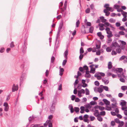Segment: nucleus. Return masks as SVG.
<instances>
[{
	"label": "nucleus",
	"instance_id": "obj_54",
	"mask_svg": "<svg viewBox=\"0 0 127 127\" xmlns=\"http://www.w3.org/2000/svg\"><path fill=\"white\" fill-rule=\"evenodd\" d=\"M119 29L120 30L122 31H125V29L123 26H121L119 28Z\"/></svg>",
	"mask_w": 127,
	"mask_h": 127
},
{
	"label": "nucleus",
	"instance_id": "obj_55",
	"mask_svg": "<svg viewBox=\"0 0 127 127\" xmlns=\"http://www.w3.org/2000/svg\"><path fill=\"white\" fill-rule=\"evenodd\" d=\"M119 123V126H122L124 124V122L123 121H121V122H120Z\"/></svg>",
	"mask_w": 127,
	"mask_h": 127
},
{
	"label": "nucleus",
	"instance_id": "obj_21",
	"mask_svg": "<svg viewBox=\"0 0 127 127\" xmlns=\"http://www.w3.org/2000/svg\"><path fill=\"white\" fill-rule=\"evenodd\" d=\"M81 110L80 112L81 113H83L84 112L85 107L84 106H81L80 108Z\"/></svg>",
	"mask_w": 127,
	"mask_h": 127
},
{
	"label": "nucleus",
	"instance_id": "obj_33",
	"mask_svg": "<svg viewBox=\"0 0 127 127\" xmlns=\"http://www.w3.org/2000/svg\"><path fill=\"white\" fill-rule=\"evenodd\" d=\"M109 21L111 23H114L115 22V20L112 18H111L109 19Z\"/></svg>",
	"mask_w": 127,
	"mask_h": 127
},
{
	"label": "nucleus",
	"instance_id": "obj_19",
	"mask_svg": "<svg viewBox=\"0 0 127 127\" xmlns=\"http://www.w3.org/2000/svg\"><path fill=\"white\" fill-rule=\"evenodd\" d=\"M96 109H98L100 110H102L104 109V108L103 106H96Z\"/></svg>",
	"mask_w": 127,
	"mask_h": 127
},
{
	"label": "nucleus",
	"instance_id": "obj_51",
	"mask_svg": "<svg viewBox=\"0 0 127 127\" xmlns=\"http://www.w3.org/2000/svg\"><path fill=\"white\" fill-rule=\"evenodd\" d=\"M90 29V32L92 33L93 32V27H89Z\"/></svg>",
	"mask_w": 127,
	"mask_h": 127
},
{
	"label": "nucleus",
	"instance_id": "obj_29",
	"mask_svg": "<svg viewBox=\"0 0 127 127\" xmlns=\"http://www.w3.org/2000/svg\"><path fill=\"white\" fill-rule=\"evenodd\" d=\"M50 122V120H47L46 122L44 124V126L45 127H46L48 124L49 122Z\"/></svg>",
	"mask_w": 127,
	"mask_h": 127
},
{
	"label": "nucleus",
	"instance_id": "obj_38",
	"mask_svg": "<svg viewBox=\"0 0 127 127\" xmlns=\"http://www.w3.org/2000/svg\"><path fill=\"white\" fill-rule=\"evenodd\" d=\"M111 101L114 103H117V101L114 98H111Z\"/></svg>",
	"mask_w": 127,
	"mask_h": 127
},
{
	"label": "nucleus",
	"instance_id": "obj_45",
	"mask_svg": "<svg viewBox=\"0 0 127 127\" xmlns=\"http://www.w3.org/2000/svg\"><path fill=\"white\" fill-rule=\"evenodd\" d=\"M127 108V107L126 105H124L122 106V109L123 110H124Z\"/></svg>",
	"mask_w": 127,
	"mask_h": 127
},
{
	"label": "nucleus",
	"instance_id": "obj_9",
	"mask_svg": "<svg viewBox=\"0 0 127 127\" xmlns=\"http://www.w3.org/2000/svg\"><path fill=\"white\" fill-rule=\"evenodd\" d=\"M3 106L4 107V110L6 111H8L9 106L7 103L5 102L4 103Z\"/></svg>",
	"mask_w": 127,
	"mask_h": 127
},
{
	"label": "nucleus",
	"instance_id": "obj_59",
	"mask_svg": "<svg viewBox=\"0 0 127 127\" xmlns=\"http://www.w3.org/2000/svg\"><path fill=\"white\" fill-rule=\"evenodd\" d=\"M121 78H120V81H121V82H125V80L124 79L122 78H121L122 77H121Z\"/></svg>",
	"mask_w": 127,
	"mask_h": 127
},
{
	"label": "nucleus",
	"instance_id": "obj_41",
	"mask_svg": "<svg viewBox=\"0 0 127 127\" xmlns=\"http://www.w3.org/2000/svg\"><path fill=\"white\" fill-rule=\"evenodd\" d=\"M85 91L86 94V95H89V91L88 89L86 88L85 89Z\"/></svg>",
	"mask_w": 127,
	"mask_h": 127
},
{
	"label": "nucleus",
	"instance_id": "obj_4",
	"mask_svg": "<svg viewBox=\"0 0 127 127\" xmlns=\"http://www.w3.org/2000/svg\"><path fill=\"white\" fill-rule=\"evenodd\" d=\"M109 4H105L104 6V7L106 8V9L104 10H106V11H110L112 12H113L114 10V9L111 7H109Z\"/></svg>",
	"mask_w": 127,
	"mask_h": 127
},
{
	"label": "nucleus",
	"instance_id": "obj_36",
	"mask_svg": "<svg viewBox=\"0 0 127 127\" xmlns=\"http://www.w3.org/2000/svg\"><path fill=\"white\" fill-rule=\"evenodd\" d=\"M84 52L83 48L81 47L80 49V54H82Z\"/></svg>",
	"mask_w": 127,
	"mask_h": 127
},
{
	"label": "nucleus",
	"instance_id": "obj_48",
	"mask_svg": "<svg viewBox=\"0 0 127 127\" xmlns=\"http://www.w3.org/2000/svg\"><path fill=\"white\" fill-rule=\"evenodd\" d=\"M80 24L79 21V20H77L76 23V25L77 27H79Z\"/></svg>",
	"mask_w": 127,
	"mask_h": 127
},
{
	"label": "nucleus",
	"instance_id": "obj_17",
	"mask_svg": "<svg viewBox=\"0 0 127 127\" xmlns=\"http://www.w3.org/2000/svg\"><path fill=\"white\" fill-rule=\"evenodd\" d=\"M100 19L101 20V21L103 23H105L107 21L106 19H105L104 17L103 16H101L99 17Z\"/></svg>",
	"mask_w": 127,
	"mask_h": 127
},
{
	"label": "nucleus",
	"instance_id": "obj_7",
	"mask_svg": "<svg viewBox=\"0 0 127 127\" xmlns=\"http://www.w3.org/2000/svg\"><path fill=\"white\" fill-rule=\"evenodd\" d=\"M85 93V91L84 90L82 89L80 91H78V96L79 97H80L82 96L81 94H84Z\"/></svg>",
	"mask_w": 127,
	"mask_h": 127
},
{
	"label": "nucleus",
	"instance_id": "obj_61",
	"mask_svg": "<svg viewBox=\"0 0 127 127\" xmlns=\"http://www.w3.org/2000/svg\"><path fill=\"white\" fill-rule=\"evenodd\" d=\"M121 42L123 45L124 46L126 44V43L124 41H121Z\"/></svg>",
	"mask_w": 127,
	"mask_h": 127
},
{
	"label": "nucleus",
	"instance_id": "obj_14",
	"mask_svg": "<svg viewBox=\"0 0 127 127\" xmlns=\"http://www.w3.org/2000/svg\"><path fill=\"white\" fill-rule=\"evenodd\" d=\"M94 65L93 64H92L90 65V66L91 68L90 73H95V69L93 67Z\"/></svg>",
	"mask_w": 127,
	"mask_h": 127
},
{
	"label": "nucleus",
	"instance_id": "obj_24",
	"mask_svg": "<svg viewBox=\"0 0 127 127\" xmlns=\"http://www.w3.org/2000/svg\"><path fill=\"white\" fill-rule=\"evenodd\" d=\"M112 67V63L111 62H109L108 64V68L109 69H111Z\"/></svg>",
	"mask_w": 127,
	"mask_h": 127
},
{
	"label": "nucleus",
	"instance_id": "obj_27",
	"mask_svg": "<svg viewBox=\"0 0 127 127\" xmlns=\"http://www.w3.org/2000/svg\"><path fill=\"white\" fill-rule=\"evenodd\" d=\"M105 109L108 110H113L114 109H112V108L111 107H109L108 106H106Z\"/></svg>",
	"mask_w": 127,
	"mask_h": 127
},
{
	"label": "nucleus",
	"instance_id": "obj_31",
	"mask_svg": "<svg viewBox=\"0 0 127 127\" xmlns=\"http://www.w3.org/2000/svg\"><path fill=\"white\" fill-rule=\"evenodd\" d=\"M121 89L123 91H125L127 89V87L126 86H122L121 87Z\"/></svg>",
	"mask_w": 127,
	"mask_h": 127
},
{
	"label": "nucleus",
	"instance_id": "obj_8",
	"mask_svg": "<svg viewBox=\"0 0 127 127\" xmlns=\"http://www.w3.org/2000/svg\"><path fill=\"white\" fill-rule=\"evenodd\" d=\"M98 26L100 30L102 31L104 30L105 28L104 27V26L103 24L101 23H99Z\"/></svg>",
	"mask_w": 127,
	"mask_h": 127
},
{
	"label": "nucleus",
	"instance_id": "obj_25",
	"mask_svg": "<svg viewBox=\"0 0 127 127\" xmlns=\"http://www.w3.org/2000/svg\"><path fill=\"white\" fill-rule=\"evenodd\" d=\"M117 103H112V106L111 107L112 108H113L114 109V108H116L117 107Z\"/></svg>",
	"mask_w": 127,
	"mask_h": 127
},
{
	"label": "nucleus",
	"instance_id": "obj_52",
	"mask_svg": "<svg viewBox=\"0 0 127 127\" xmlns=\"http://www.w3.org/2000/svg\"><path fill=\"white\" fill-rule=\"evenodd\" d=\"M124 95V94L120 93L118 94V96L120 97H122Z\"/></svg>",
	"mask_w": 127,
	"mask_h": 127
},
{
	"label": "nucleus",
	"instance_id": "obj_40",
	"mask_svg": "<svg viewBox=\"0 0 127 127\" xmlns=\"http://www.w3.org/2000/svg\"><path fill=\"white\" fill-rule=\"evenodd\" d=\"M111 49L110 47H108L106 49V50L107 52H110L111 51Z\"/></svg>",
	"mask_w": 127,
	"mask_h": 127
},
{
	"label": "nucleus",
	"instance_id": "obj_2",
	"mask_svg": "<svg viewBox=\"0 0 127 127\" xmlns=\"http://www.w3.org/2000/svg\"><path fill=\"white\" fill-rule=\"evenodd\" d=\"M105 30L108 34L107 36L108 38H110L113 36L112 32L110 31V29L109 28H106Z\"/></svg>",
	"mask_w": 127,
	"mask_h": 127
},
{
	"label": "nucleus",
	"instance_id": "obj_34",
	"mask_svg": "<svg viewBox=\"0 0 127 127\" xmlns=\"http://www.w3.org/2000/svg\"><path fill=\"white\" fill-rule=\"evenodd\" d=\"M114 8L117 9H118V8H119L120 7V6L119 5L116 4L114 5Z\"/></svg>",
	"mask_w": 127,
	"mask_h": 127
},
{
	"label": "nucleus",
	"instance_id": "obj_12",
	"mask_svg": "<svg viewBox=\"0 0 127 127\" xmlns=\"http://www.w3.org/2000/svg\"><path fill=\"white\" fill-rule=\"evenodd\" d=\"M97 36L101 40L103 39L104 38V36L102 34V33L100 32H97Z\"/></svg>",
	"mask_w": 127,
	"mask_h": 127
},
{
	"label": "nucleus",
	"instance_id": "obj_15",
	"mask_svg": "<svg viewBox=\"0 0 127 127\" xmlns=\"http://www.w3.org/2000/svg\"><path fill=\"white\" fill-rule=\"evenodd\" d=\"M55 109V107L54 106V103H52V105H51V106L50 107V111L51 112H53L54 111Z\"/></svg>",
	"mask_w": 127,
	"mask_h": 127
},
{
	"label": "nucleus",
	"instance_id": "obj_56",
	"mask_svg": "<svg viewBox=\"0 0 127 127\" xmlns=\"http://www.w3.org/2000/svg\"><path fill=\"white\" fill-rule=\"evenodd\" d=\"M14 42H12L10 44V47L11 48H12L14 46Z\"/></svg>",
	"mask_w": 127,
	"mask_h": 127
},
{
	"label": "nucleus",
	"instance_id": "obj_50",
	"mask_svg": "<svg viewBox=\"0 0 127 127\" xmlns=\"http://www.w3.org/2000/svg\"><path fill=\"white\" fill-rule=\"evenodd\" d=\"M84 70H85L86 71H87L88 69V67L87 66L85 65L83 67Z\"/></svg>",
	"mask_w": 127,
	"mask_h": 127
},
{
	"label": "nucleus",
	"instance_id": "obj_44",
	"mask_svg": "<svg viewBox=\"0 0 127 127\" xmlns=\"http://www.w3.org/2000/svg\"><path fill=\"white\" fill-rule=\"evenodd\" d=\"M105 114V111H102L100 112V115L104 116Z\"/></svg>",
	"mask_w": 127,
	"mask_h": 127
},
{
	"label": "nucleus",
	"instance_id": "obj_39",
	"mask_svg": "<svg viewBox=\"0 0 127 127\" xmlns=\"http://www.w3.org/2000/svg\"><path fill=\"white\" fill-rule=\"evenodd\" d=\"M126 102L125 101H123L121 103V105L122 106L126 105Z\"/></svg>",
	"mask_w": 127,
	"mask_h": 127
},
{
	"label": "nucleus",
	"instance_id": "obj_35",
	"mask_svg": "<svg viewBox=\"0 0 127 127\" xmlns=\"http://www.w3.org/2000/svg\"><path fill=\"white\" fill-rule=\"evenodd\" d=\"M85 107L87 108H90L91 107V106L90 104H88L85 105Z\"/></svg>",
	"mask_w": 127,
	"mask_h": 127
},
{
	"label": "nucleus",
	"instance_id": "obj_11",
	"mask_svg": "<svg viewBox=\"0 0 127 127\" xmlns=\"http://www.w3.org/2000/svg\"><path fill=\"white\" fill-rule=\"evenodd\" d=\"M103 24L104 26L106 27V28H108V27H109L111 28H113L112 26L108 22H106Z\"/></svg>",
	"mask_w": 127,
	"mask_h": 127
},
{
	"label": "nucleus",
	"instance_id": "obj_57",
	"mask_svg": "<svg viewBox=\"0 0 127 127\" xmlns=\"http://www.w3.org/2000/svg\"><path fill=\"white\" fill-rule=\"evenodd\" d=\"M49 71L48 70H46L45 72V75L47 77L49 74Z\"/></svg>",
	"mask_w": 127,
	"mask_h": 127
},
{
	"label": "nucleus",
	"instance_id": "obj_32",
	"mask_svg": "<svg viewBox=\"0 0 127 127\" xmlns=\"http://www.w3.org/2000/svg\"><path fill=\"white\" fill-rule=\"evenodd\" d=\"M116 52L118 53H120L121 51V49L119 48H117L116 49Z\"/></svg>",
	"mask_w": 127,
	"mask_h": 127
},
{
	"label": "nucleus",
	"instance_id": "obj_10",
	"mask_svg": "<svg viewBox=\"0 0 127 127\" xmlns=\"http://www.w3.org/2000/svg\"><path fill=\"white\" fill-rule=\"evenodd\" d=\"M101 43L99 40H97L96 42V49H99L100 47Z\"/></svg>",
	"mask_w": 127,
	"mask_h": 127
},
{
	"label": "nucleus",
	"instance_id": "obj_60",
	"mask_svg": "<svg viewBox=\"0 0 127 127\" xmlns=\"http://www.w3.org/2000/svg\"><path fill=\"white\" fill-rule=\"evenodd\" d=\"M67 62V61L66 60H64L63 61L62 65H64Z\"/></svg>",
	"mask_w": 127,
	"mask_h": 127
},
{
	"label": "nucleus",
	"instance_id": "obj_58",
	"mask_svg": "<svg viewBox=\"0 0 127 127\" xmlns=\"http://www.w3.org/2000/svg\"><path fill=\"white\" fill-rule=\"evenodd\" d=\"M119 33L120 35H124L125 34L124 32L122 31L119 32Z\"/></svg>",
	"mask_w": 127,
	"mask_h": 127
},
{
	"label": "nucleus",
	"instance_id": "obj_64",
	"mask_svg": "<svg viewBox=\"0 0 127 127\" xmlns=\"http://www.w3.org/2000/svg\"><path fill=\"white\" fill-rule=\"evenodd\" d=\"M121 25L120 23L119 22H117L116 23V25L117 27H119Z\"/></svg>",
	"mask_w": 127,
	"mask_h": 127
},
{
	"label": "nucleus",
	"instance_id": "obj_53",
	"mask_svg": "<svg viewBox=\"0 0 127 127\" xmlns=\"http://www.w3.org/2000/svg\"><path fill=\"white\" fill-rule=\"evenodd\" d=\"M95 104V102L92 101L90 102V105L91 106L94 105Z\"/></svg>",
	"mask_w": 127,
	"mask_h": 127
},
{
	"label": "nucleus",
	"instance_id": "obj_6",
	"mask_svg": "<svg viewBox=\"0 0 127 127\" xmlns=\"http://www.w3.org/2000/svg\"><path fill=\"white\" fill-rule=\"evenodd\" d=\"M97 113V114L96 116L97 117V120L99 121H102V118L100 116L99 113L98 112V111L97 110H96V114Z\"/></svg>",
	"mask_w": 127,
	"mask_h": 127
},
{
	"label": "nucleus",
	"instance_id": "obj_37",
	"mask_svg": "<svg viewBox=\"0 0 127 127\" xmlns=\"http://www.w3.org/2000/svg\"><path fill=\"white\" fill-rule=\"evenodd\" d=\"M103 88L105 90V91H108V88L107 86H102Z\"/></svg>",
	"mask_w": 127,
	"mask_h": 127
},
{
	"label": "nucleus",
	"instance_id": "obj_22",
	"mask_svg": "<svg viewBox=\"0 0 127 127\" xmlns=\"http://www.w3.org/2000/svg\"><path fill=\"white\" fill-rule=\"evenodd\" d=\"M122 14L124 17H127V12L124 11H122L121 13Z\"/></svg>",
	"mask_w": 127,
	"mask_h": 127
},
{
	"label": "nucleus",
	"instance_id": "obj_49",
	"mask_svg": "<svg viewBox=\"0 0 127 127\" xmlns=\"http://www.w3.org/2000/svg\"><path fill=\"white\" fill-rule=\"evenodd\" d=\"M79 69L80 71L83 72V73H84V71L83 69V68L82 67H80L79 68Z\"/></svg>",
	"mask_w": 127,
	"mask_h": 127
},
{
	"label": "nucleus",
	"instance_id": "obj_28",
	"mask_svg": "<svg viewBox=\"0 0 127 127\" xmlns=\"http://www.w3.org/2000/svg\"><path fill=\"white\" fill-rule=\"evenodd\" d=\"M87 50H88V51L89 52H91L92 50V52H95V49L93 50V48H89Z\"/></svg>",
	"mask_w": 127,
	"mask_h": 127
},
{
	"label": "nucleus",
	"instance_id": "obj_18",
	"mask_svg": "<svg viewBox=\"0 0 127 127\" xmlns=\"http://www.w3.org/2000/svg\"><path fill=\"white\" fill-rule=\"evenodd\" d=\"M69 107L71 113H73L74 112V109L73 108V107L71 105H70L69 106Z\"/></svg>",
	"mask_w": 127,
	"mask_h": 127
},
{
	"label": "nucleus",
	"instance_id": "obj_3",
	"mask_svg": "<svg viewBox=\"0 0 127 127\" xmlns=\"http://www.w3.org/2000/svg\"><path fill=\"white\" fill-rule=\"evenodd\" d=\"M90 30L89 27H83L81 29V32L83 33H88L90 32Z\"/></svg>",
	"mask_w": 127,
	"mask_h": 127
},
{
	"label": "nucleus",
	"instance_id": "obj_23",
	"mask_svg": "<svg viewBox=\"0 0 127 127\" xmlns=\"http://www.w3.org/2000/svg\"><path fill=\"white\" fill-rule=\"evenodd\" d=\"M102 80L103 82H104L105 84H108L109 82L108 80L105 79V78L102 79Z\"/></svg>",
	"mask_w": 127,
	"mask_h": 127
},
{
	"label": "nucleus",
	"instance_id": "obj_47",
	"mask_svg": "<svg viewBox=\"0 0 127 127\" xmlns=\"http://www.w3.org/2000/svg\"><path fill=\"white\" fill-rule=\"evenodd\" d=\"M126 56H123L119 59L120 60H124L125 58H126Z\"/></svg>",
	"mask_w": 127,
	"mask_h": 127
},
{
	"label": "nucleus",
	"instance_id": "obj_63",
	"mask_svg": "<svg viewBox=\"0 0 127 127\" xmlns=\"http://www.w3.org/2000/svg\"><path fill=\"white\" fill-rule=\"evenodd\" d=\"M91 23L89 22H87L86 23V25L87 26L89 27H90L91 26Z\"/></svg>",
	"mask_w": 127,
	"mask_h": 127
},
{
	"label": "nucleus",
	"instance_id": "obj_46",
	"mask_svg": "<svg viewBox=\"0 0 127 127\" xmlns=\"http://www.w3.org/2000/svg\"><path fill=\"white\" fill-rule=\"evenodd\" d=\"M83 120L85 122L89 123V121L88 119V118H84Z\"/></svg>",
	"mask_w": 127,
	"mask_h": 127
},
{
	"label": "nucleus",
	"instance_id": "obj_13",
	"mask_svg": "<svg viewBox=\"0 0 127 127\" xmlns=\"http://www.w3.org/2000/svg\"><path fill=\"white\" fill-rule=\"evenodd\" d=\"M18 89V86L17 85L15 86L14 84L13 85L12 88V91L13 92H14L15 91H16Z\"/></svg>",
	"mask_w": 127,
	"mask_h": 127
},
{
	"label": "nucleus",
	"instance_id": "obj_26",
	"mask_svg": "<svg viewBox=\"0 0 127 127\" xmlns=\"http://www.w3.org/2000/svg\"><path fill=\"white\" fill-rule=\"evenodd\" d=\"M103 12L105 13V15L107 16H108L110 14V12L109 11H106V10H104Z\"/></svg>",
	"mask_w": 127,
	"mask_h": 127
},
{
	"label": "nucleus",
	"instance_id": "obj_42",
	"mask_svg": "<svg viewBox=\"0 0 127 127\" xmlns=\"http://www.w3.org/2000/svg\"><path fill=\"white\" fill-rule=\"evenodd\" d=\"M68 51L67 50H66V51H65L64 53V54L65 55V58H66L67 57V56L68 55Z\"/></svg>",
	"mask_w": 127,
	"mask_h": 127
},
{
	"label": "nucleus",
	"instance_id": "obj_5",
	"mask_svg": "<svg viewBox=\"0 0 127 127\" xmlns=\"http://www.w3.org/2000/svg\"><path fill=\"white\" fill-rule=\"evenodd\" d=\"M119 47L118 43L116 42L112 43L111 44L110 47L112 50H114L115 48Z\"/></svg>",
	"mask_w": 127,
	"mask_h": 127
},
{
	"label": "nucleus",
	"instance_id": "obj_30",
	"mask_svg": "<svg viewBox=\"0 0 127 127\" xmlns=\"http://www.w3.org/2000/svg\"><path fill=\"white\" fill-rule=\"evenodd\" d=\"M74 110L76 112H78L79 111V108L78 107H75L74 108Z\"/></svg>",
	"mask_w": 127,
	"mask_h": 127
},
{
	"label": "nucleus",
	"instance_id": "obj_1",
	"mask_svg": "<svg viewBox=\"0 0 127 127\" xmlns=\"http://www.w3.org/2000/svg\"><path fill=\"white\" fill-rule=\"evenodd\" d=\"M116 73L117 74L118 77H123L124 78H125V76L123 75V73L122 71L123 69L121 68H118L116 69Z\"/></svg>",
	"mask_w": 127,
	"mask_h": 127
},
{
	"label": "nucleus",
	"instance_id": "obj_62",
	"mask_svg": "<svg viewBox=\"0 0 127 127\" xmlns=\"http://www.w3.org/2000/svg\"><path fill=\"white\" fill-rule=\"evenodd\" d=\"M111 54L112 55H115L117 53L115 51L113 50Z\"/></svg>",
	"mask_w": 127,
	"mask_h": 127
},
{
	"label": "nucleus",
	"instance_id": "obj_20",
	"mask_svg": "<svg viewBox=\"0 0 127 127\" xmlns=\"http://www.w3.org/2000/svg\"><path fill=\"white\" fill-rule=\"evenodd\" d=\"M96 77L97 79L98 80L102 78L101 77L98 73H96Z\"/></svg>",
	"mask_w": 127,
	"mask_h": 127
},
{
	"label": "nucleus",
	"instance_id": "obj_16",
	"mask_svg": "<svg viewBox=\"0 0 127 127\" xmlns=\"http://www.w3.org/2000/svg\"><path fill=\"white\" fill-rule=\"evenodd\" d=\"M103 101L104 102L105 104L107 105H109L110 104V102L106 99H103Z\"/></svg>",
	"mask_w": 127,
	"mask_h": 127
},
{
	"label": "nucleus",
	"instance_id": "obj_43",
	"mask_svg": "<svg viewBox=\"0 0 127 127\" xmlns=\"http://www.w3.org/2000/svg\"><path fill=\"white\" fill-rule=\"evenodd\" d=\"M103 89L100 88H99L98 89V92H99L100 93H101L103 91Z\"/></svg>",
	"mask_w": 127,
	"mask_h": 127
}]
</instances>
